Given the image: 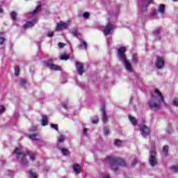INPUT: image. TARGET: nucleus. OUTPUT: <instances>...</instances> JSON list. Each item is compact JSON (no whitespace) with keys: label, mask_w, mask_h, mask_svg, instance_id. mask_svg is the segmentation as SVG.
I'll list each match as a JSON object with an SVG mask.
<instances>
[{"label":"nucleus","mask_w":178,"mask_h":178,"mask_svg":"<svg viewBox=\"0 0 178 178\" xmlns=\"http://www.w3.org/2000/svg\"><path fill=\"white\" fill-rule=\"evenodd\" d=\"M172 172H178V166L177 165H172L171 167Z\"/></svg>","instance_id":"40"},{"label":"nucleus","mask_w":178,"mask_h":178,"mask_svg":"<svg viewBox=\"0 0 178 178\" xmlns=\"http://www.w3.org/2000/svg\"><path fill=\"white\" fill-rule=\"evenodd\" d=\"M149 163L150 166H155L156 165V152L155 150H152L149 154Z\"/></svg>","instance_id":"8"},{"label":"nucleus","mask_w":178,"mask_h":178,"mask_svg":"<svg viewBox=\"0 0 178 178\" xmlns=\"http://www.w3.org/2000/svg\"><path fill=\"white\" fill-rule=\"evenodd\" d=\"M63 108H65V109H67V105H63Z\"/></svg>","instance_id":"51"},{"label":"nucleus","mask_w":178,"mask_h":178,"mask_svg":"<svg viewBox=\"0 0 178 178\" xmlns=\"http://www.w3.org/2000/svg\"><path fill=\"white\" fill-rule=\"evenodd\" d=\"M26 84H27V82L24 79H20L19 80V86L22 87V88H26Z\"/></svg>","instance_id":"27"},{"label":"nucleus","mask_w":178,"mask_h":178,"mask_svg":"<svg viewBox=\"0 0 178 178\" xmlns=\"http://www.w3.org/2000/svg\"><path fill=\"white\" fill-rule=\"evenodd\" d=\"M83 17L84 19H88V17H90V13H84L83 14Z\"/></svg>","instance_id":"42"},{"label":"nucleus","mask_w":178,"mask_h":178,"mask_svg":"<svg viewBox=\"0 0 178 178\" xmlns=\"http://www.w3.org/2000/svg\"><path fill=\"white\" fill-rule=\"evenodd\" d=\"M87 132H88L87 129L83 128V136H87Z\"/></svg>","instance_id":"48"},{"label":"nucleus","mask_w":178,"mask_h":178,"mask_svg":"<svg viewBox=\"0 0 178 178\" xmlns=\"http://www.w3.org/2000/svg\"><path fill=\"white\" fill-rule=\"evenodd\" d=\"M156 69H162L165 66V58L163 57H157L154 62Z\"/></svg>","instance_id":"9"},{"label":"nucleus","mask_w":178,"mask_h":178,"mask_svg":"<svg viewBox=\"0 0 178 178\" xmlns=\"http://www.w3.org/2000/svg\"><path fill=\"white\" fill-rule=\"evenodd\" d=\"M14 154L16 155L17 159L22 166H27L29 165V161H27V154L23 152L22 148L16 147L14 151Z\"/></svg>","instance_id":"4"},{"label":"nucleus","mask_w":178,"mask_h":178,"mask_svg":"<svg viewBox=\"0 0 178 178\" xmlns=\"http://www.w3.org/2000/svg\"><path fill=\"white\" fill-rule=\"evenodd\" d=\"M66 44L65 43L58 42V46L59 48H63Z\"/></svg>","instance_id":"44"},{"label":"nucleus","mask_w":178,"mask_h":178,"mask_svg":"<svg viewBox=\"0 0 178 178\" xmlns=\"http://www.w3.org/2000/svg\"><path fill=\"white\" fill-rule=\"evenodd\" d=\"M76 68L78 74H80V76H81V74L84 73V67L83 66V63H76Z\"/></svg>","instance_id":"15"},{"label":"nucleus","mask_w":178,"mask_h":178,"mask_svg":"<svg viewBox=\"0 0 178 178\" xmlns=\"http://www.w3.org/2000/svg\"><path fill=\"white\" fill-rule=\"evenodd\" d=\"M168 150H169V146L165 145L163 147V154H164V155H168Z\"/></svg>","instance_id":"29"},{"label":"nucleus","mask_w":178,"mask_h":178,"mask_svg":"<svg viewBox=\"0 0 178 178\" xmlns=\"http://www.w3.org/2000/svg\"><path fill=\"white\" fill-rule=\"evenodd\" d=\"M126 52V47H121L118 49V58L124 65L125 69L127 71L131 72H133V67H131V63L129 60H127V57H126V54H124Z\"/></svg>","instance_id":"3"},{"label":"nucleus","mask_w":178,"mask_h":178,"mask_svg":"<svg viewBox=\"0 0 178 178\" xmlns=\"http://www.w3.org/2000/svg\"><path fill=\"white\" fill-rule=\"evenodd\" d=\"M37 131V127H33L31 129H29V138L32 141H38V138H40V136L35 134Z\"/></svg>","instance_id":"7"},{"label":"nucleus","mask_w":178,"mask_h":178,"mask_svg":"<svg viewBox=\"0 0 178 178\" xmlns=\"http://www.w3.org/2000/svg\"><path fill=\"white\" fill-rule=\"evenodd\" d=\"M104 136H109V128L108 127L104 128Z\"/></svg>","instance_id":"34"},{"label":"nucleus","mask_w":178,"mask_h":178,"mask_svg":"<svg viewBox=\"0 0 178 178\" xmlns=\"http://www.w3.org/2000/svg\"><path fill=\"white\" fill-rule=\"evenodd\" d=\"M140 134L143 137H147L149 134V128L145 125H143L140 128Z\"/></svg>","instance_id":"12"},{"label":"nucleus","mask_w":178,"mask_h":178,"mask_svg":"<svg viewBox=\"0 0 178 178\" xmlns=\"http://www.w3.org/2000/svg\"><path fill=\"white\" fill-rule=\"evenodd\" d=\"M107 42L109 43V39H107Z\"/></svg>","instance_id":"53"},{"label":"nucleus","mask_w":178,"mask_h":178,"mask_svg":"<svg viewBox=\"0 0 178 178\" xmlns=\"http://www.w3.org/2000/svg\"><path fill=\"white\" fill-rule=\"evenodd\" d=\"M6 111V108H5L3 105H0V115L5 113Z\"/></svg>","instance_id":"33"},{"label":"nucleus","mask_w":178,"mask_h":178,"mask_svg":"<svg viewBox=\"0 0 178 178\" xmlns=\"http://www.w3.org/2000/svg\"><path fill=\"white\" fill-rule=\"evenodd\" d=\"M16 16H17V13L15 12H12L10 13V17L13 22H16Z\"/></svg>","instance_id":"28"},{"label":"nucleus","mask_w":178,"mask_h":178,"mask_svg":"<svg viewBox=\"0 0 178 178\" xmlns=\"http://www.w3.org/2000/svg\"><path fill=\"white\" fill-rule=\"evenodd\" d=\"M2 12H3L2 8L0 6V13H2Z\"/></svg>","instance_id":"50"},{"label":"nucleus","mask_w":178,"mask_h":178,"mask_svg":"<svg viewBox=\"0 0 178 178\" xmlns=\"http://www.w3.org/2000/svg\"><path fill=\"white\" fill-rule=\"evenodd\" d=\"M103 118L104 123H106L108 122V116L106 115V112L105 111V107L102 108L101 109Z\"/></svg>","instance_id":"18"},{"label":"nucleus","mask_w":178,"mask_h":178,"mask_svg":"<svg viewBox=\"0 0 178 178\" xmlns=\"http://www.w3.org/2000/svg\"><path fill=\"white\" fill-rule=\"evenodd\" d=\"M131 62L134 65H137V63H138V56H137V54L134 53L132 54Z\"/></svg>","instance_id":"21"},{"label":"nucleus","mask_w":178,"mask_h":178,"mask_svg":"<svg viewBox=\"0 0 178 178\" xmlns=\"http://www.w3.org/2000/svg\"><path fill=\"white\" fill-rule=\"evenodd\" d=\"M156 15H158V13L156 12V10H154L152 13L151 16H152L153 17H155V16H156Z\"/></svg>","instance_id":"45"},{"label":"nucleus","mask_w":178,"mask_h":178,"mask_svg":"<svg viewBox=\"0 0 178 178\" xmlns=\"http://www.w3.org/2000/svg\"><path fill=\"white\" fill-rule=\"evenodd\" d=\"M173 2H177L178 0H172Z\"/></svg>","instance_id":"52"},{"label":"nucleus","mask_w":178,"mask_h":178,"mask_svg":"<svg viewBox=\"0 0 178 178\" xmlns=\"http://www.w3.org/2000/svg\"><path fill=\"white\" fill-rule=\"evenodd\" d=\"M92 123L93 124H97V123H98V117L95 116V118L92 120Z\"/></svg>","instance_id":"39"},{"label":"nucleus","mask_w":178,"mask_h":178,"mask_svg":"<svg viewBox=\"0 0 178 178\" xmlns=\"http://www.w3.org/2000/svg\"><path fill=\"white\" fill-rule=\"evenodd\" d=\"M54 31H49L47 33V35L49 38H52V37H54Z\"/></svg>","instance_id":"36"},{"label":"nucleus","mask_w":178,"mask_h":178,"mask_svg":"<svg viewBox=\"0 0 178 178\" xmlns=\"http://www.w3.org/2000/svg\"><path fill=\"white\" fill-rule=\"evenodd\" d=\"M72 35H74V37H79V31H77V29H74L72 30Z\"/></svg>","instance_id":"35"},{"label":"nucleus","mask_w":178,"mask_h":178,"mask_svg":"<svg viewBox=\"0 0 178 178\" xmlns=\"http://www.w3.org/2000/svg\"><path fill=\"white\" fill-rule=\"evenodd\" d=\"M51 129H54V130L58 131V124H51Z\"/></svg>","instance_id":"43"},{"label":"nucleus","mask_w":178,"mask_h":178,"mask_svg":"<svg viewBox=\"0 0 178 178\" xmlns=\"http://www.w3.org/2000/svg\"><path fill=\"white\" fill-rule=\"evenodd\" d=\"M28 173L31 176V177H32V178H37V177H38V175H37V173H35V172H33L31 170H29L28 171Z\"/></svg>","instance_id":"25"},{"label":"nucleus","mask_w":178,"mask_h":178,"mask_svg":"<svg viewBox=\"0 0 178 178\" xmlns=\"http://www.w3.org/2000/svg\"><path fill=\"white\" fill-rule=\"evenodd\" d=\"M58 149L60 151L62 155L64 156H68V155L70 154V152H69V149L65 148V147H59Z\"/></svg>","instance_id":"16"},{"label":"nucleus","mask_w":178,"mask_h":178,"mask_svg":"<svg viewBox=\"0 0 178 178\" xmlns=\"http://www.w3.org/2000/svg\"><path fill=\"white\" fill-rule=\"evenodd\" d=\"M149 3H152V0H139L138 6L140 12H145L147 7Z\"/></svg>","instance_id":"6"},{"label":"nucleus","mask_w":178,"mask_h":178,"mask_svg":"<svg viewBox=\"0 0 178 178\" xmlns=\"http://www.w3.org/2000/svg\"><path fill=\"white\" fill-rule=\"evenodd\" d=\"M129 122H131V124H133V126H136L137 120L136 118H134V117H133L131 115H129Z\"/></svg>","instance_id":"24"},{"label":"nucleus","mask_w":178,"mask_h":178,"mask_svg":"<svg viewBox=\"0 0 178 178\" xmlns=\"http://www.w3.org/2000/svg\"><path fill=\"white\" fill-rule=\"evenodd\" d=\"M5 42V39L2 37H0V45H2Z\"/></svg>","instance_id":"46"},{"label":"nucleus","mask_w":178,"mask_h":178,"mask_svg":"<svg viewBox=\"0 0 178 178\" xmlns=\"http://www.w3.org/2000/svg\"><path fill=\"white\" fill-rule=\"evenodd\" d=\"M172 105L174 106H178V98H175L172 99Z\"/></svg>","instance_id":"37"},{"label":"nucleus","mask_w":178,"mask_h":178,"mask_svg":"<svg viewBox=\"0 0 178 178\" xmlns=\"http://www.w3.org/2000/svg\"><path fill=\"white\" fill-rule=\"evenodd\" d=\"M42 126L48 125V117L47 115H43L41 120Z\"/></svg>","instance_id":"22"},{"label":"nucleus","mask_w":178,"mask_h":178,"mask_svg":"<svg viewBox=\"0 0 178 178\" xmlns=\"http://www.w3.org/2000/svg\"><path fill=\"white\" fill-rule=\"evenodd\" d=\"M79 49H87V42L81 40L80 44L78 45Z\"/></svg>","instance_id":"19"},{"label":"nucleus","mask_w":178,"mask_h":178,"mask_svg":"<svg viewBox=\"0 0 178 178\" xmlns=\"http://www.w3.org/2000/svg\"><path fill=\"white\" fill-rule=\"evenodd\" d=\"M61 60H67L69 59V55L67 54H62L60 56Z\"/></svg>","instance_id":"31"},{"label":"nucleus","mask_w":178,"mask_h":178,"mask_svg":"<svg viewBox=\"0 0 178 178\" xmlns=\"http://www.w3.org/2000/svg\"><path fill=\"white\" fill-rule=\"evenodd\" d=\"M156 40H160L161 39V33H159V31H156Z\"/></svg>","instance_id":"38"},{"label":"nucleus","mask_w":178,"mask_h":178,"mask_svg":"<svg viewBox=\"0 0 178 178\" xmlns=\"http://www.w3.org/2000/svg\"><path fill=\"white\" fill-rule=\"evenodd\" d=\"M40 10H41V3H38V6L31 13V15H32V16H34V15H35V13H38Z\"/></svg>","instance_id":"23"},{"label":"nucleus","mask_w":178,"mask_h":178,"mask_svg":"<svg viewBox=\"0 0 178 178\" xmlns=\"http://www.w3.org/2000/svg\"><path fill=\"white\" fill-rule=\"evenodd\" d=\"M158 12L160 13L161 16H165V5L160 4L158 8Z\"/></svg>","instance_id":"17"},{"label":"nucleus","mask_w":178,"mask_h":178,"mask_svg":"<svg viewBox=\"0 0 178 178\" xmlns=\"http://www.w3.org/2000/svg\"><path fill=\"white\" fill-rule=\"evenodd\" d=\"M70 23L69 22H60L57 24L56 31H60L62 30H65V29H67Z\"/></svg>","instance_id":"10"},{"label":"nucleus","mask_w":178,"mask_h":178,"mask_svg":"<svg viewBox=\"0 0 178 178\" xmlns=\"http://www.w3.org/2000/svg\"><path fill=\"white\" fill-rule=\"evenodd\" d=\"M162 105H165V98L159 90L155 89L154 93L149 101V107L153 111H159Z\"/></svg>","instance_id":"1"},{"label":"nucleus","mask_w":178,"mask_h":178,"mask_svg":"<svg viewBox=\"0 0 178 178\" xmlns=\"http://www.w3.org/2000/svg\"><path fill=\"white\" fill-rule=\"evenodd\" d=\"M113 22L111 18L107 19V24L106 26L103 27L102 29L104 35H108V34H111V31H113Z\"/></svg>","instance_id":"5"},{"label":"nucleus","mask_w":178,"mask_h":178,"mask_svg":"<svg viewBox=\"0 0 178 178\" xmlns=\"http://www.w3.org/2000/svg\"><path fill=\"white\" fill-rule=\"evenodd\" d=\"M104 161L108 163L111 169L114 172H116L119 169L120 166H127L126 161L119 157H112L107 156L104 158Z\"/></svg>","instance_id":"2"},{"label":"nucleus","mask_w":178,"mask_h":178,"mask_svg":"<svg viewBox=\"0 0 178 178\" xmlns=\"http://www.w3.org/2000/svg\"><path fill=\"white\" fill-rule=\"evenodd\" d=\"M72 170L75 173V175H80L81 173V166L80 164L74 163L72 165Z\"/></svg>","instance_id":"14"},{"label":"nucleus","mask_w":178,"mask_h":178,"mask_svg":"<svg viewBox=\"0 0 178 178\" xmlns=\"http://www.w3.org/2000/svg\"><path fill=\"white\" fill-rule=\"evenodd\" d=\"M102 178H111V176L108 174H104Z\"/></svg>","instance_id":"47"},{"label":"nucleus","mask_w":178,"mask_h":178,"mask_svg":"<svg viewBox=\"0 0 178 178\" xmlns=\"http://www.w3.org/2000/svg\"><path fill=\"white\" fill-rule=\"evenodd\" d=\"M37 22H38V19H33L32 22H27L24 24L22 29H24V30H26V29H30V27H34Z\"/></svg>","instance_id":"13"},{"label":"nucleus","mask_w":178,"mask_h":178,"mask_svg":"<svg viewBox=\"0 0 178 178\" xmlns=\"http://www.w3.org/2000/svg\"><path fill=\"white\" fill-rule=\"evenodd\" d=\"M52 62H54V60H53L52 58H49V59L47 60V62H46V63H52Z\"/></svg>","instance_id":"49"},{"label":"nucleus","mask_w":178,"mask_h":178,"mask_svg":"<svg viewBox=\"0 0 178 178\" xmlns=\"http://www.w3.org/2000/svg\"><path fill=\"white\" fill-rule=\"evenodd\" d=\"M66 140V136L65 135H60L59 138H58L57 147H59V144H62Z\"/></svg>","instance_id":"20"},{"label":"nucleus","mask_w":178,"mask_h":178,"mask_svg":"<svg viewBox=\"0 0 178 178\" xmlns=\"http://www.w3.org/2000/svg\"><path fill=\"white\" fill-rule=\"evenodd\" d=\"M44 66H46V67H48V69H49L50 70H54V71L60 70V67L50 63H44Z\"/></svg>","instance_id":"11"},{"label":"nucleus","mask_w":178,"mask_h":178,"mask_svg":"<svg viewBox=\"0 0 178 178\" xmlns=\"http://www.w3.org/2000/svg\"><path fill=\"white\" fill-rule=\"evenodd\" d=\"M138 161V159L137 158H135L131 162V166H136V165H137Z\"/></svg>","instance_id":"41"},{"label":"nucleus","mask_w":178,"mask_h":178,"mask_svg":"<svg viewBox=\"0 0 178 178\" xmlns=\"http://www.w3.org/2000/svg\"><path fill=\"white\" fill-rule=\"evenodd\" d=\"M14 70H15V76H18L20 73V67H19V65H16L14 68Z\"/></svg>","instance_id":"26"},{"label":"nucleus","mask_w":178,"mask_h":178,"mask_svg":"<svg viewBox=\"0 0 178 178\" xmlns=\"http://www.w3.org/2000/svg\"><path fill=\"white\" fill-rule=\"evenodd\" d=\"M29 156L30 161H31L32 162H34V161H35V154L33 153V154H29Z\"/></svg>","instance_id":"30"},{"label":"nucleus","mask_w":178,"mask_h":178,"mask_svg":"<svg viewBox=\"0 0 178 178\" xmlns=\"http://www.w3.org/2000/svg\"><path fill=\"white\" fill-rule=\"evenodd\" d=\"M114 144L115 147H120L122 145V140L117 139L115 140Z\"/></svg>","instance_id":"32"}]
</instances>
